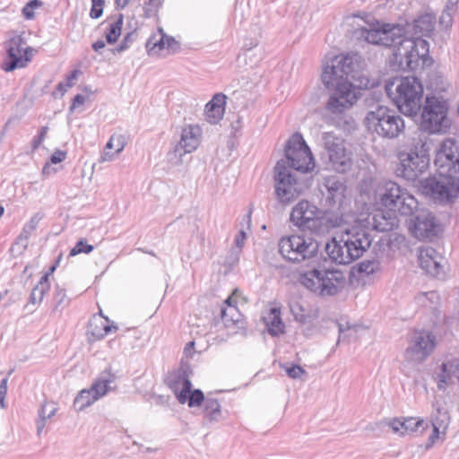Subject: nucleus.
<instances>
[{"label":"nucleus","mask_w":459,"mask_h":459,"mask_svg":"<svg viewBox=\"0 0 459 459\" xmlns=\"http://www.w3.org/2000/svg\"><path fill=\"white\" fill-rule=\"evenodd\" d=\"M186 403L188 407H200L206 401L204 392L201 389H194L186 396Z\"/></svg>","instance_id":"obj_40"},{"label":"nucleus","mask_w":459,"mask_h":459,"mask_svg":"<svg viewBox=\"0 0 459 459\" xmlns=\"http://www.w3.org/2000/svg\"><path fill=\"white\" fill-rule=\"evenodd\" d=\"M55 307H65L69 304V299L66 297L65 290L61 289L59 286L56 287V292L54 296Z\"/></svg>","instance_id":"obj_49"},{"label":"nucleus","mask_w":459,"mask_h":459,"mask_svg":"<svg viewBox=\"0 0 459 459\" xmlns=\"http://www.w3.org/2000/svg\"><path fill=\"white\" fill-rule=\"evenodd\" d=\"M332 92L325 103V108L327 112L333 115L343 114L351 108L359 98V90L351 82H333V85L328 88Z\"/></svg>","instance_id":"obj_15"},{"label":"nucleus","mask_w":459,"mask_h":459,"mask_svg":"<svg viewBox=\"0 0 459 459\" xmlns=\"http://www.w3.org/2000/svg\"><path fill=\"white\" fill-rule=\"evenodd\" d=\"M396 212L393 210L376 209L368 213L364 221L367 226L378 232H388L399 226Z\"/></svg>","instance_id":"obj_24"},{"label":"nucleus","mask_w":459,"mask_h":459,"mask_svg":"<svg viewBox=\"0 0 459 459\" xmlns=\"http://www.w3.org/2000/svg\"><path fill=\"white\" fill-rule=\"evenodd\" d=\"M448 100L442 96H427L421 112V124L430 133L446 132L450 127Z\"/></svg>","instance_id":"obj_14"},{"label":"nucleus","mask_w":459,"mask_h":459,"mask_svg":"<svg viewBox=\"0 0 459 459\" xmlns=\"http://www.w3.org/2000/svg\"><path fill=\"white\" fill-rule=\"evenodd\" d=\"M48 131V126H42L39 130V134L33 137L32 142H31V147H32L33 151H36L40 146V144L46 138Z\"/></svg>","instance_id":"obj_55"},{"label":"nucleus","mask_w":459,"mask_h":459,"mask_svg":"<svg viewBox=\"0 0 459 459\" xmlns=\"http://www.w3.org/2000/svg\"><path fill=\"white\" fill-rule=\"evenodd\" d=\"M43 215L39 212L35 213L30 220L25 223L20 235L16 238V244L24 242L23 247H27V240L30 234L36 230L39 222L42 220Z\"/></svg>","instance_id":"obj_33"},{"label":"nucleus","mask_w":459,"mask_h":459,"mask_svg":"<svg viewBox=\"0 0 459 459\" xmlns=\"http://www.w3.org/2000/svg\"><path fill=\"white\" fill-rule=\"evenodd\" d=\"M458 366L454 367L451 361L443 362L441 365V374L438 376L437 388L439 390L445 389V385L448 383L451 377L456 373Z\"/></svg>","instance_id":"obj_36"},{"label":"nucleus","mask_w":459,"mask_h":459,"mask_svg":"<svg viewBox=\"0 0 459 459\" xmlns=\"http://www.w3.org/2000/svg\"><path fill=\"white\" fill-rule=\"evenodd\" d=\"M239 254L240 251L231 248L227 253L224 261L222 262V265L227 267L228 271H231L239 262Z\"/></svg>","instance_id":"obj_41"},{"label":"nucleus","mask_w":459,"mask_h":459,"mask_svg":"<svg viewBox=\"0 0 459 459\" xmlns=\"http://www.w3.org/2000/svg\"><path fill=\"white\" fill-rule=\"evenodd\" d=\"M364 58L358 52H350L334 56L330 65L325 67L321 79L326 88L333 85V82H358L361 78Z\"/></svg>","instance_id":"obj_7"},{"label":"nucleus","mask_w":459,"mask_h":459,"mask_svg":"<svg viewBox=\"0 0 459 459\" xmlns=\"http://www.w3.org/2000/svg\"><path fill=\"white\" fill-rule=\"evenodd\" d=\"M347 186L344 179L336 176L325 177L320 186L322 203L325 210L339 211L343 214L342 206L346 196Z\"/></svg>","instance_id":"obj_20"},{"label":"nucleus","mask_w":459,"mask_h":459,"mask_svg":"<svg viewBox=\"0 0 459 459\" xmlns=\"http://www.w3.org/2000/svg\"><path fill=\"white\" fill-rule=\"evenodd\" d=\"M268 333L273 337H278L285 333V324L281 317V309L272 307L268 316L264 317Z\"/></svg>","instance_id":"obj_29"},{"label":"nucleus","mask_w":459,"mask_h":459,"mask_svg":"<svg viewBox=\"0 0 459 459\" xmlns=\"http://www.w3.org/2000/svg\"><path fill=\"white\" fill-rule=\"evenodd\" d=\"M226 95L216 93L205 105L204 112L210 124H217L223 117L226 104Z\"/></svg>","instance_id":"obj_27"},{"label":"nucleus","mask_w":459,"mask_h":459,"mask_svg":"<svg viewBox=\"0 0 459 459\" xmlns=\"http://www.w3.org/2000/svg\"><path fill=\"white\" fill-rule=\"evenodd\" d=\"M115 379L116 376L111 373L110 368H106L90 389H83L79 392L74 401V409L81 411L91 405L111 389L110 384L113 383Z\"/></svg>","instance_id":"obj_17"},{"label":"nucleus","mask_w":459,"mask_h":459,"mask_svg":"<svg viewBox=\"0 0 459 459\" xmlns=\"http://www.w3.org/2000/svg\"><path fill=\"white\" fill-rule=\"evenodd\" d=\"M94 247L92 245H90L87 243L86 239L80 238L75 246L70 250L69 255L74 256L81 253L84 254H90L91 251H93Z\"/></svg>","instance_id":"obj_42"},{"label":"nucleus","mask_w":459,"mask_h":459,"mask_svg":"<svg viewBox=\"0 0 459 459\" xmlns=\"http://www.w3.org/2000/svg\"><path fill=\"white\" fill-rule=\"evenodd\" d=\"M441 260H443V257L433 247H427L420 251V266L425 270L427 273L434 277H442L445 275Z\"/></svg>","instance_id":"obj_25"},{"label":"nucleus","mask_w":459,"mask_h":459,"mask_svg":"<svg viewBox=\"0 0 459 459\" xmlns=\"http://www.w3.org/2000/svg\"><path fill=\"white\" fill-rule=\"evenodd\" d=\"M397 159L395 175L407 181H415L429 169V145L422 137H413L403 151L398 152Z\"/></svg>","instance_id":"obj_5"},{"label":"nucleus","mask_w":459,"mask_h":459,"mask_svg":"<svg viewBox=\"0 0 459 459\" xmlns=\"http://www.w3.org/2000/svg\"><path fill=\"white\" fill-rule=\"evenodd\" d=\"M387 95L393 98L399 110L407 115L413 116L421 107L423 85L416 76L395 78L385 84Z\"/></svg>","instance_id":"obj_6"},{"label":"nucleus","mask_w":459,"mask_h":459,"mask_svg":"<svg viewBox=\"0 0 459 459\" xmlns=\"http://www.w3.org/2000/svg\"><path fill=\"white\" fill-rule=\"evenodd\" d=\"M184 377L177 371L172 372L166 379V384L177 397L178 391L180 389Z\"/></svg>","instance_id":"obj_44"},{"label":"nucleus","mask_w":459,"mask_h":459,"mask_svg":"<svg viewBox=\"0 0 459 459\" xmlns=\"http://www.w3.org/2000/svg\"><path fill=\"white\" fill-rule=\"evenodd\" d=\"M379 263L376 260H363L358 264V272L360 273L371 274L378 268Z\"/></svg>","instance_id":"obj_45"},{"label":"nucleus","mask_w":459,"mask_h":459,"mask_svg":"<svg viewBox=\"0 0 459 459\" xmlns=\"http://www.w3.org/2000/svg\"><path fill=\"white\" fill-rule=\"evenodd\" d=\"M284 157L274 167L275 195L280 203L290 204L303 191L302 183L290 169L310 172L315 168V160L300 133H294L287 141Z\"/></svg>","instance_id":"obj_1"},{"label":"nucleus","mask_w":459,"mask_h":459,"mask_svg":"<svg viewBox=\"0 0 459 459\" xmlns=\"http://www.w3.org/2000/svg\"><path fill=\"white\" fill-rule=\"evenodd\" d=\"M220 320L223 324L225 328H230L231 326V321H230V316L228 313V307L221 306L220 308Z\"/></svg>","instance_id":"obj_57"},{"label":"nucleus","mask_w":459,"mask_h":459,"mask_svg":"<svg viewBox=\"0 0 459 459\" xmlns=\"http://www.w3.org/2000/svg\"><path fill=\"white\" fill-rule=\"evenodd\" d=\"M202 129L196 125H187L181 130L180 140L172 151L169 152V159L181 160L186 153L195 151L200 144Z\"/></svg>","instance_id":"obj_23"},{"label":"nucleus","mask_w":459,"mask_h":459,"mask_svg":"<svg viewBox=\"0 0 459 459\" xmlns=\"http://www.w3.org/2000/svg\"><path fill=\"white\" fill-rule=\"evenodd\" d=\"M450 417L446 411H442L440 408L437 410V414L431 420V425L433 428L442 429V435L446 434V430L449 424Z\"/></svg>","instance_id":"obj_38"},{"label":"nucleus","mask_w":459,"mask_h":459,"mask_svg":"<svg viewBox=\"0 0 459 459\" xmlns=\"http://www.w3.org/2000/svg\"><path fill=\"white\" fill-rule=\"evenodd\" d=\"M228 313L230 316L231 326L236 328L235 333H238L239 330L245 329V322L243 320V316L239 312L237 305H230L228 307Z\"/></svg>","instance_id":"obj_39"},{"label":"nucleus","mask_w":459,"mask_h":459,"mask_svg":"<svg viewBox=\"0 0 459 459\" xmlns=\"http://www.w3.org/2000/svg\"><path fill=\"white\" fill-rule=\"evenodd\" d=\"M136 37L137 33L135 30L127 32L121 40L120 44L117 48L112 49V52L114 54H117L128 49L130 45L135 40Z\"/></svg>","instance_id":"obj_43"},{"label":"nucleus","mask_w":459,"mask_h":459,"mask_svg":"<svg viewBox=\"0 0 459 459\" xmlns=\"http://www.w3.org/2000/svg\"><path fill=\"white\" fill-rule=\"evenodd\" d=\"M57 408L53 403H44L39 410V419L37 420V435L39 437L44 429L47 420L51 419L56 412Z\"/></svg>","instance_id":"obj_32"},{"label":"nucleus","mask_w":459,"mask_h":459,"mask_svg":"<svg viewBox=\"0 0 459 459\" xmlns=\"http://www.w3.org/2000/svg\"><path fill=\"white\" fill-rule=\"evenodd\" d=\"M124 22V14L119 13L117 20L110 23L106 30L105 38L108 44H114L117 41L121 35L122 26Z\"/></svg>","instance_id":"obj_34"},{"label":"nucleus","mask_w":459,"mask_h":459,"mask_svg":"<svg viewBox=\"0 0 459 459\" xmlns=\"http://www.w3.org/2000/svg\"><path fill=\"white\" fill-rule=\"evenodd\" d=\"M43 4L40 0H30L22 8V14L27 20L34 18V10L40 7Z\"/></svg>","instance_id":"obj_47"},{"label":"nucleus","mask_w":459,"mask_h":459,"mask_svg":"<svg viewBox=\"0 0 459 459\" xmlns=\"http://www.w3.org/2000/svg\"><path fill=\"white\" fill-rule=\"evenodd\" d=\"M436 347V337L428 331H415L409 346L405 351L407 359L423 362L433 352Z\"/></svg>","instance_id":"obj_22"},{"label":"nucleus","mask_w":459,"mask_h":459,"mask_svg":"<svg viewBox=\"0 0 459 459\" xmlns=\"http://www.w3.org/2000/svg\"><path fill=\"white\" fill-rule=\"evenodd\" d=\"M278 246L282 257L294 264L316 257L320 247L316 240L300 235L282 237Z\"/></svg>","instance_id":"obj_13"},{"label":"nucleus","mask_w":459,"mask_h":459,"mask_svg":"<svg viewBox=\"0 0 459 459\" xmlns=\"http://www.w3.org/2000/svg\"><path fill=\"white\" fill-rule=\"evenodd\" d=\"M115 146H116V151L114 153H109V152H104V157L102 158L103 160H111L114 158L115 154H118L119 152H121L124 150L125 138L123 135L116 136Z\"/></svg>","instance_id":"obj_51"},{"label":"nucleus","mask_w":459,"mask_h":459,"mask_svg":"<svg viewBox=\"0 0 459 459\" xmlns=\"http://www.w3.org/2000/svg\"><path fill=\"white\" fill-rule=\"evenodd\" d=\"M345 278L342 273L319 264L300 274L299 282L310 291L319 296H333L339 291V285L343 284Z\"/></svg>","instance_id":"obj_8"},{"label":"nucleus","mask_w":459,"mask_h":459,"mask_svg":"<svg viewBox=\"0 0 459 459\" xmlns=\"http://www.w3.org/2000/svg\"><path fill=\"white\" fill-rule=\"evenodd\" d=\"M8 377L3 378L0 381V407L5 408V395L7 392Z\"/></svg>","instance_id":"obj_59"},{"label":"nucleus","mask_w":459,"mask_h":459,"mask_svg":"<svg viewBox=\"0 0 459 459\" xmlns=\"http://www.w3.org/2000/svg\"><path fill=\"white\" fill-rule=\"evenodd\" d=\"M440 434H442L441 429L433 428L432 433L429 437L426 447H431L436 443V441L440 437Z\"/></svg>","instance_id":"obj_60"},{"label":"nucleus","mask_w":459,"mask_h":459,"mask_svg":"<svg viewBox=\"0 0 459 459\" xmlns=\"http://www.w3.org/2000/svg\"><path fill=\"white\" fill-rule=\"evenodd\" d=\"M203 407V425L216 423L222 419L221 404L216 398L206 397Z\"/></svg>","instance_id":"obj_28"},{"label":"nucleus","mask_w":459,"mask_h":459,"mask_svg":"<svg viewBox=\"0 0 459 459\" xmlns=\"http://www.w3.org/2000/svg\"><path fill=\"white\" fill-rule=\"evenodd\" d=\"M290 221L299 230L317 235L326 234L344 221L342 213L339 211L320 209L306 199L293 206Z\"/></svg>","instance_id":"obj_2"},{"label":"nucleus","mask_w":459,"mask_h":459,"mask_svg":"<svg viewBox=\"0 0 459 459\" xmlns=\"http://www.w3.org/2000/svg\"><path fill=\"white\" fill-rule=\"evenodd\" d=\"M161 4L162 0H148L143 6L144 17L151 18L153 16Z\"/></svg>","instance_id":"obj_50"},{"label":"nucleus","mask_w":459,"mask_h":459,"mask_svg":"<svg viewBox=\"0 0 459 459\" xmlns=\"http://www.w3.org/2000/svg\"><path fill=\"white\" fill-rule=\"evenodd\" d=\"M67 152L65 151L56 149L49 157V161L52 164H58L64 161L66 158Z\"/></svg>","instance_id":"obj_56"},{"label":"nucleus","mask_w":459,"mask_h":459,"mask_svg":"<svg viewBox=\"0 0 459 459\" xmlns=\"http://www.w3.org/2000/svg\"><path fill=\"white\" fill-rule=\"evenodd\" d=\"M419 191L438 204L453 203L459 196V178L439 174L420 180Z\"/></svg>","instance_id":"obj_10"},{"label":"nucleus","mask_w":459,"mask_h":459,"mask_svg":"<svg viewBox=\"0 0 459 459\" xmlns=\"http://www.w3.org/2000/svg\"><path fill=\"white\" fill-rule=\"evenodd\" d=\"M105 0H91L90 16L91 19H99L103 13Z\"/></svg>","instance_id":"obj_52"},{"label":"nucleus","mask_w":459,"mask_h":459,"mask_svg":"<svg viewBox=\"0 0 459 459\" xmlns=\"http://www.w3.org/2000/svg\"><path fill=\"white\" fill-rule=\"evenodd\" d=\"M85 101V98L83 95L82 94H76L74 99H73V101H72V104L71 106L69 107V112L70 113H73L75 109V108L79 105H82L83 104Z\"/></svg>","instance_id":"obj_61"},{"label":"nucleus","mask_w":459,"mask_h":459,"mask_svg":"<svg viewBox=\"0 0 459 459\" xmlns=\"http://www.w3.org/2000/svg\"><path fill=\"white\" fill-rule=\"evenodd\" d=\"M410 219L409 230L411 233L420 240H432L441 231V225L436 216L428 210L417 209Z\"/></svg>","instance_id":"obj_18"},{"label":"nucleus","mask_w":459,"mask_h":459,"mask_svg":"<svg viewBox=\"0 0 459 459\" xmlns=\"http://www.w3.org/2000/svg\"><path fill=\"white\" fill-rule=\"evenodd\" d=\"M159 32L160 33V38L159 39H156V36L152 35L145 43V48L149 56L158 55L160 51L165 49L164 31L160 28Z\"/></svg>","instance_id":"obj_35"},{"label":"nucleus","mask_w":459,"mask_h":459,"mask_svg":"<svg viewBox=\"0 0 459 459\" xmlns=\"http://www.w3.org/2000/svg\"><path fill=\"white\" fill-rule=\"evenodd\" d=\"M365 125L368 131L386 139L399 137L405 128L402 116L385 106H377L369 111L365 117Z\"/></svg>","instance_id":"obj_9"},{"label":"nucleus","mask_w":459,"mask_h":459,"mask_svg":"<svg viewBox=\"0 0 459 459\" xmlns=\"http://www.w3.org/2000/svg\"><path fill=\"white\" fill-rule=\"evenodd\" d=\"M423 37L408 38L403 34L389 59L390 67L394 71H416L431 66L433 59L429 56V44Z\"/></svg>","instance_id":"obj_4"},{"label":"nucleus","mask_w":459,"mask_h":459,"mask_svg":"<svg viewBox=\"0 0 459 459\" xmlns=\"http://www.w3.org/2000/svg\"><path fill=\"white\" fill-rule=\"evenodd\" d=\"M453 13L454 12H452V11H448V10L445 9L439 17L440 24L444 25L446 28L451 27L452 22H453V18H452Z\"/></svg>","instance_id":"obj_58"},{"label":"nucleus","mask_w":459,"mask_h":459,"mask_svg":"<svg viewBox=\"0 0 459 459\" xmlns=\"http://www.w3.org/2000/svg\"><path fill=\"white\" fill-rule=\"evenodd\" d=\"M246 238H247L246 232L243 230H239L238 234L235 238V245L238 248V250L241 251V248L244 246Z\"/></svg>","instance_id":"obj_63"},{"label":"nucleus","mask_w":459,"mask_h":459,"mask_svg":"<svg viewBox=\"0 0 459 459\" xmlns=\"http://www.w3.org/2000/svg\"><path fill=\"white\" fill-rule=\"evenodd\" d=\"M111 332V326L106 325L100 318H93L89 322L87 333L91 335L94 341L103 339L108 333Z\"/></svg>","instance_id":"obj_31"},{"label":"nucleus","mask_w":459,"mask_h":459,"mask_svg":"<svg viewBox=\"0 0 459 459\" xmlns=\"http://www.w3.org/2000/svg\"><path fill=\"white\" fill-rule=\"evenodd\" d=\"M436 24V16L430 13L420 14L413 20L411 24H408V32L411 36L430 37Z\"/></svg>","instance_id":"obj_26"},{"label":"nucleus","mask_w":459,"mask_h":459,"mask_svg":"<svg viewBox=\"0 0 459 459\" xmlns=\"http://www.w3.org/2000/svg\"><path fill=\"white\" fill-rule=\"evenodd\" d=\"M405 32L402 25L375 20L369 29L359 28L354 30L353 35L358 39H364L368 43L386 48L394 47L395 49L399 44V39Z\"/></svg>","instance_id":"obj_11"},{"label":"nucleus","mask_w":459,"mask_h":459,"mask_svg":"<svg viewBox=\"0 0 459 459\" xmlns=\"http://www.w3.org/2000/svg\"><path fill=\"white\" fill-rule=\"evenodd\" d=\"M371 235L364 229L352 227L346 230L340 239L332 238L325 250L332 262L349 264L360 258L372 243Z\"/></svg>","instance_id":"obj_3"},{"label":"nucleus","mask_w":459,"mask_h":459,"mask_svg":"<svg viewBox=\"0 0 459 459\" xmlns=\"http://www.w3.org/2000/svg\"><path fill=\"white\" fill-rule=\"evenodd\" d=\"M429 427L428 422L422 419L408 418L403 420V433L423 432Z\"/></svg>","instance_id":"obj_37"},{"label":"nucleus","mask_w":459,"mask_h":459,"mask_svg":"<svg viewBox=\"0 0 459 459\" xmlns=\"http://www.w3.org/2000/svg\"><path fill=\"white\" fill-rule=\"evenodd\" d=\"M434 165L439 174H459V150L455 139L446 138L441 143L436 152Z\"/></svg>","instance_id":"obj_19"},{"label":"nucleus","mask_w":459,"mask_h":459,"mask_svg":"<svg viewBox=\"0 0 459 459\" xmlns=\"http://www.w3.org/2000/svg\"><path fill=\"white\" fill-rule=\"evenodd\" d=\"M165 49L171 53H176L180 49V44L175 39L174 37L169 36L164 32Z\"/></svg>","instance_id":"obj_54"},{"label":"nucleus","mask_w":459,"mask_h":459,"mask_svg":"<svg viewBox=\"0 0 459 459\" xmlns=\"http://www.w3.org/2000/svg\"><path fill=\"white\" fill-rule=\"evenodd\" d=\"M325 151L328 157V169L337 173H346L351 169L352 161L347 153L342 139L336 137L333 133L324 134Z\"/></svg>","instance_id":"obj_16"},{"label":"nucleus","mask_w":459,"mask_h":459,"mask_svg":"<svg viewBox=\"0 0 459 459\" xmlns=\"http://www.w3.org/2000/svg\"><path fill=\"white\" fill-rule=\"evenodd\" d=\"M25 44L26 39L22 35H15L4 43L6 57L1 66L4 71L9 73L26 66L30 60L29 53L32 48L30 47L23 48Z\"/></svg>","instance_id":"obj_21"},{"label":"nucleus","mask_w":459,"mask_h":459,"mask_svg":"<svg viewBox=\"0 0 459 459\" xmlns=\"http://www.w3.org/2000/svg\"><path fill=\"white\" fill-rule=\"evenodd\" d=\"M182 387L178 391L177 394V400L179 403L185 404L186 403V396L191 393L192 390V382L188 377H186L182 381Z\"/></svg>","instance_id":"obj_46"},{"label":"nucleus","mask_w":459,"mask_h":459,"mask_svg":"<svg viewBox=\"0 0 459 459\" xmlns=\"http://www.w3.org/2000/svg\"><path fill=\"white\" fill-rule=\"evenodd\" d=\"M48 292V291H47L46 289L41 290L40 288L35 286L30 292L28 304L25 306V307H27L30 304L31 305L40 304L43 300L44 296Z\"/></svg>","instance_id":"obj_48"},{"label":"nucleus","mask_w":459,"mask_h":459,"mask_svg":"<svg viewBox=\"0 0 459 459\" xmlns=\"http://www.w3.org/2000/svg\"><path fill=\"white\" fill-rule=\"evenodd\" d=\"M380 201L384 207L402 216L412 215L418 208V201L398 183L388 180L380 187Z\"/></svg>","instance_id":"obj_12"},{"label":"nucleus","mask_w":459,"mask_h":459,"mask_svg":"<svg viewBox=\"0 0 459 459\" xmlns=\"http://www.w3.org/2000/svg\"><path fill=\"white\" fill-rule=\"evenodd\" d=\"M390 428L394 432H399L401 430L403 431V420H401L400 419H393L389 423Z\"/></svg>","instance_id":"obj_64"},{"label":"nucleus","mask_w":459,"mask_h":459,"mask_svg":"<svg viewBox=\"0 0 459 459\" xmlns=\"http://www.w3.org/2000/svg\"><path fill=\"white\" fill-rule=\"evenodd\" d=\"M290 310L294 320L302 325L310 324L317 317L316 313H312L311 310H307L299 301L290 303Z\"/></svg>","instance_id":"obj_30"},{"label":"nucleus","mask_w":459,"mask_h":459,"mask_svg":"<svg viewBox=\"0 0 459 459\" xmlns=\"http://www.w3.org/2000/svg\"><path fill=\"white\" fill-rule=\"evenodd\" d=\"M288 377L293 379L299 378L303 374H307L306 370L298 364H292L285 368Z\"/></svg>","instance_id":"obj_53"},{"label":"nucleus","mask_w":459,"mask_h":459,"mask_svg":"<svg viewBox=\"0 0 459 459\" xmlns=\"http://www.w3.org/2000/svg\"><path fill=\"white\" fill-rule=\"evenodd\" d=\"M49 276L50 275H48V273H45L41 276L39 283L36 286L40 288L41 290L46 289L47 291H49V290H50Z\"/></svg>","instance_id":"obj_62"}]
</instances>
